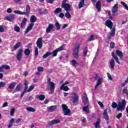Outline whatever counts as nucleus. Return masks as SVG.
Listing matches in <instances>:
<instances>
[{"mask_svg": "<svg viewBox=\"0 0 128 128\" xmlns=\"http://www.w3.org/2000/svg\"><path fill=\"white\" fill-rule=\"evenodd\" d=\"M62 8H56L54 12V14H60V12H62Z\"/></svg>", "mask_w": 128, "mask_h": 128, "instance_id": "obj_35", "label": "nucleus"}, {"mask_svg": "<svg viewBox=\"0 0 128 128\" xmlns=\"http://www.w3.org/2000/svg\"><path fill=\"white\" fill-rule=\"evenodd\" d=\"M84 106H84L82 108L83 110L86 112H90V110H88V106L90 105H84Z\"/></svg>", "mask_w": 128, "mask_h": 128, "instance_id": "obj_37", "label": "nucleus"}, {"mask_svg": "<svg viewBox=\"0 0 128 128\" xmlns=\"http://www.w3.org/2000/svg\"><path fill=\"white\" fill-rule=\"evenodd\" d=\"M61 8H64L66 12H68L70 10V6L68 3L62 4Z\"/></svg>", "mask_w": 128, "mask_h": 128, "instance_id": "obj_15", "label": "nucleus"}, {"mask_svg": "<svg viewBox=\"0 0 128 128\" xmlns=\"http://www.w3.org/2000/svg\"><path fill=\"white\" fill-rule=\"evenodd\" d=\"M20 46H22V42H18L15 44L14 50H18Z\"/></svg>", "mask_w": 128, "mask_h": 128, "instance_id": "obj_31", "label": "nucleus"}, {"mask_svg": "<svg viewBox=\"0 0 128 128\" xmlns=\"http://www.w3.org/2000/svg\"><path fill=\"white\" fill-rule=\"evenodd\" d=\"M65 16L67 18H72L70 14V12H68V11H66V12L65 14Z\"/></svg>", "mask_w": 128, "mask_h": 128, "instance_id": "obj_42", "label": "nucleus"}, {"mask_svg": "<svg viewBox=\"0 0 128 128\" xmlns=\"http://www.w3.org/2000/svg\"><path fill=\"white\" fill-rule=\"evenodd\" d=\"M16 82H13L9 85L8 86V88H10V90H14V88H16Z\"/></svg>", "mask_w": 128, "mask_h": 128, "instance_id": "obj_34", "label": "nucleus"}, {"mask_svg": "<svg viewBox=\"0 0 128 128\" xmlns=\"http://www.w3.org/2000/svg\"><path fill=\"white\" fill-rule=\"evenodd\" d=\"M118 4H116L114 5V6L112 8V16H116V12H118Z\"/></svg>", "mask_w": 128, "mask_h": 128, "instance_id": "obj_14", "label": "nucleus"}, {"mask_svg": "<svg viewBox=\"0 0 128 128\" xmlns=\"http://www.w3.org/2000/svg\"><path fill=\"white\" fill-rule=\"evenodd\" d=\"M116 54L120 58V60H124V54L122 53V52L119 50H116Z\"/></svg>", "mask_w": 128, "mask_h": 128, "instance_id": "obj_21", "label": "nucleus"}, {"mask_svg": "<svg viewBox=\"0 0 128 128\" xmlns=\"http://www.w3.org/2000/svg\"><path fill=\"white\" fill-rule=\"evenodd\" d=\"M56 108H58L56 106H52L48 107L47 110L48 112H56Z\"/></svg>", "mask_w": 128, "mask_h": 128, "instance_id": "obj_20", "label": "nucleus"}, {"mask_svg": "<svg viewBox=\"0 0 128 128\" xmlns=\"http://www.w3.org/2000/svg\"><path fill=\"white\" fill-rule=\"evenodd\" d=\"M6 20H8V22H12L14 20H16V15L12 14L10 16L5 17Z\"/></svg>", "mask_w": 128, "mask_h": 128, "instance_id": "obj_19", "label": "nucleus"}, {"mask_svg": "<svg viewBox=\"0 0 128 128\" xmlns=\"http://www.w3.org/2000/svg\"><path fill=\"white\" fill-rule=\"evenodd\" d=\"M22 84H18L16 86V90H17V92H20V90H22Z\"/></svg>", "mask_w": 128, "mask_h": 128, "instance_id": "obj_36", "label": "nucleus"}, {"mask_svg": "<svg viewBox=\"0 0 128 128\" xmlns=\"http://www.w3.org/2000/svg\"><path fill=\"white\" fill-rule=\"evenodd\" d=\"M26 110H28V112H34L36 110V108H32V107H27Z\"/></svg>", "mask_w": 128, "mask_h": 128, "instance_id": "obj_33", "label": "nucleus"}, {"mask_svg": "<svg viewBox=\"0 0 128 128\" xmlns=\"http://www.w3.org/2000/svg\"><path fill=\"white\" fill-rule=\"evenodd\" d=\"M116 34V27L113 28L108 36V40H110L112 38H114Z\"/></svg>", "mask_w": 128, "mask_h": 128, "instance_id": "obj_12", "label": "nucleus"}, {"mask_svg": "<svg viewBox=\"0 0 128 128\" xmlns=\"http://www.w3.org/2000/svg\"><path fill=\"white\" fill-rule=\"evenodd\" d=\"M24 54L25 56H30V48H26L24 52Z\"/></svg>", "mask_w": 128, "mask_h": 128, "instance_id": "obj_38", "label": "nucleus"}, {"mask_svg": "<svg viewBox=\"0 0 128 128\" xmlns=\"http://www.w3.org/2000/svg\"><path fill=\"white\" fill-rule=\"evenodd\" d=\"M14 30L15 32H20V28L18 26H15L14 28Z\"/></svg>", "mask_w": 128, "mask_h": 128, "instance_id": "obj_43", "label": "nucleus"}, {"mask_svg": "<svg viewBox=\"0 0 128 128\" xmlns=\"http://www.w3.org/2000/svg\"><path fill=\"white\" fill-rule=\"evenodd\" d=\"M47 3L52 4H54V0H48Z\"/></svg>", "mask_w": 128, "mask_h": 128, "instance_id": "obj_60", "label": "nucleus"}, {"mask_svg": "<svg viewBox=\"0 0 128 128\" xmlns=\"http://www.w3.org/2000/svg\"><path fill=\"white\" fill-rule=\"evenodd\" d=\"M27 22H28V19H26V18H24L23 20H22V22L20 24V28H24Z\"/></svg>", "mask_w": 128, "mask_h": 128, "instance_id": "obj_27", "label": "nucleus"}, {"mask_svg": "<svg viewBox=\"0 0 128 128\" xmlns=\"http://www.w3.org/2000/svg\"><path fill=\"white\" fill-rule=\"evenodd\" d=\"M94 78L96 80H97V83L95 86V90H96L100 84H102V78H100L98 76V74H95L94 75Z\"/></svg>", "mask_w": 128, "mask_h": 128, "instance_id": "obj_6", "label": "nucleus"}, {"mask_svg": "<svg viewBox=\"0 0 128 128\" xmlns=\"http://www.w3.org/2000/svg\"><path fill=\"white\" fill-rule=\"evenodd\" d=\"M54 28V24H49L48 27L46 29V32H50Z\"/></svg>", "mask_w": 128, "mask_h": 128, "instance_id": "obj_28", "label": "nucleus"}, {"mask_svg": "<svg viewBox=\"0 0 128 128\" xmlns=\"http://www.w3.org/2000/svg\"><path fill=\"white\" fill-rule=\"evenodd\" d=\"M110 46L112 48H114V42H112L110 44Z\"/></svg>", "mask_w": 128, "mask_h": 128, "instance_id": "obj_58", "label": "nucleus"}, {"mask_svg": "<svg viewBox=\"0 0 128 128\" xmlns=\"http://www.w3.org/2000/svg\"><path fill=\"white\" fill-rule=\"evenodd\" d=\"M38 47L35 48V56H38Z\"/></svg>", "mask_w": 128, "mask_h": 128, "instance_id": "obj_49", "label": "nucleus"}, {"mask_svg": "<svg viewBox=\"0 0 128 128\" xmlns=\"http://www.w3.org/2000/svg\"><path fill=\"white\" fill-rule=\"evenodd\" d=\"M107 76L108 80H112V75H110V73H107Z\"/></svg>", "mask_w": 128, "mask_h": 128, "instance_id": "obj_52", "label": "nucleus"}, {"mask_svg": "<svg viewBox=\"0 0 128 128\" xmlns=\"http://www.w3.org/2000/svg\"><path fill=\"white\" fill-rule=\"evenodd\" d=\"M36 98H38L40 100H44L46 98L44 95H37Z\"/></svg>", "mask_w": 128, "mask_h": 128, "instance_id": "obj_30", "label": "nucleus"}, {"mask_svg": "<svg viewBox=\"0 0 128 128\" xmlns=\"http://www.w3.org/2000/svg\"><path fill=\"white\" fill-rule=\"evenodd\" d=\"M96 8L98 10V12H100V8H102L100 0L98 1L96 3Z\"/></svg>", "mask_w": 128, "mask_h": 128, "instance_id": "obj_25", "label": "nucleus"}, {"mask_svg": "<svg viewBox=\"0 0 128 128\" xmlns=\"http://www.w3.org/2000/svg\"><path fill=\"white\" fill-rule=\"evenodd\" d=\"M82 100L84 106H90V102L88 101V98L86 94L84 93V96L82 98Z\"/></svg>", "mask_w": 128, "mask_h": 128, "instance_id": "obj_10", "label": "nucleus"}, {"mask_svg": "<svg viewBox=\"0 0 128 128\" xmlns=\"http://www.w3.org/2000/svg\"><path fill=\"white\" fill-rule=\"evenodd\" d=\"M80 50V44H77L73 50V55L74 58L78 60V52Z\"/></svg>", "mask_w": 128, "mask_h": 128, "instance_id": "obj_7", "label": "nucleus"}, {"mask_svg": "<svg viewBox=\"0 0 128 128\" xmlns=\"http://www.w3.org/2000/svg\"><path fill=\"white\" fill-rule=\"evenodd\" d=\"M23 52H24V50H22V48L18 50V52L16 56V58L18 62H20V60H22V58Z\"/></svg>", "mask_w": 128, "mask_h": 128, "instance_id": "obj_11", "label": "nucleus"}, {"mask_svg": "<svg viewBox=\"0 0 128 128\" xmlns=\"http://www.w3.org/2000/svg\"><path fill=\"white\" fill-rule=\"evenodd\" d=\"M30 24H29L27 28L25 31V34L28 33V32L32 29V28L34 26V22H36V17L34 15H32L30 17Z\"/></svg>", "mask_w": 128, "mask_h": 128, "instance_id": "obj_4", "label": "nucleus"}, {"mask_svg": "<svg viewBox=\"0 0 128 128\" xmlns=\"http://www.w3.org/2000/svg\"><path fill=\"white\" fill-rule=\"evenodd\" d=\"M6 86V84L4 82H0V88H4Z\"/></svg>", "mask_w": 128, "mask_h": 128, "instance_id": "obj_44", "label": "nucleus"}, {"mask_svg": "<svg viewBox=\"0 0 128 128\" xmlns=\"http://www.w3.org/2000/svg\"><path fill=\"white\" fill-rule=\"evenodd\" d=\"M94 35H91L90 37L89 38L88 40L89 42H92V40H94Z\"/></svg>", "mask_w": 128, "mask_h": 128, "instance_id": "obj_50", "label": "nucleus"}, {"mask_svg": "<svg viewBox=\"0 0 128 128\" xmlns=\"http://www.w3.org/2000/svg\"><path fill=\"white\" fill-rule=\"evenodd\" d=\"M60 120L58 119L53 120L48 122V124H47V126H54V124H60Z\"/></svg>", "mask_w": 128, "mask_h": 128, "instance_id": "obj_13", "label": "nucleus"}, {"mask_svg": "<svg viewBox=\"0 0 128 128\" xmlns=\"http://www.w3.org/2000/svg\"><path fill=\"white\" fill-rule=\"evenodd\" d=\"M64 46H61L60 48H56L52 52H47L43 56V58H46L48 56H52V54H53V56H56L58 52H62V50H64Z\"/></svg>", "mask_w": 128, "mask_h": 128, "instance_id": "obj_3", "label": "nucleus"}, {"mask_svg": "<svg viewBox=\"0 0 128 128\" xmlns=\"http://www.w3.org/2000/svg\"><path fill=\"white\" fill-rule=\"evenodd\" d=\"M112 58H114L115 59L117 64H120V61L118 60V57L116 54V53H114V52H112Z\"/></svg>", "mask_w": 128, "mask_h": 128, "instance_id": "obj_23", "label": "nucleus"}, {"mask_svg": "<svg viewBox=\"0 0 128 128\" xmlns=\"http://www.w3.org/2000/svg\"><path fill=\"white\" fill-rule=\"evenodd\" d=\"M38 71L39 72H44V68L42 66H39L38 68Z\"/></svg>", "mask_w": 128, "mask_h": 128, "instance_id": "obj_48", "label": "nucleus"}, {"mask_svg": "<svg viewBox=\"0 0 128 128\" xmlns=\"http://www.w3.org/2000/svg\"><path fill=\"white\" fill-rule=\"evenodd\" d=\"M47 84L48 88H49L50 90V94H54V88H56V85L54 84V83L50 81V78H48Z\"/></svg>", "mask_w": 128, "mask_h": 128, "instance_id": "obj_5", "label": "nucleus"}, {"mask_svg": "<svg viewBox=\"0 0 128 128\" xmlns=\"http://www.w3.org/2000/svg\"><path fill=\"white\" fill-rule=\"evenodd\" d=\"M98 104H99V106H101V108H104V104H102V102H100V101H99L98 102Z\"/></svg>", "mask_w": 128, "mask_h": 128, "instance_id": "obj_55", "label": "nucleus"}, {"mask_svg": "<svg viewBox=\"0 0 128 128\" xmlns=\"http://www.w3.org/2000/svg\"><path fill=\"white\" fill-rule=\"evenodd\" d=\"M4 32V27L0 25V32Z\"/></svg>", "mask_w": 128, "mask_h": 128, "instance_id": "obj_54", "label": "nucleus"}, {"mask_svg": "<svg viewBox=\"0 0 128 128\" xmlns=\"http://www.w3.org/2000/svg\"><path fill=\"white\" fill-rule=\"evenodd\" d=\"M110 70H114V66H115V63H114V59H112L110 61Z\"/></svg>", "mask_w": 128, "mask_h": 128, "instance_id": "obj_24", "label": "nucleus"}, {"mask_svg": "<svg viewBox=\"0 0 128 128\" xmlns=\"http://www.w3.org/2000/svg\"><path fill=\"white\" fill-rule=\"evenodd\" d=\"M22 122V119L19 118L16 120V123L19 124V122Z\"/></svg>", "mask_w": 128, "mask_h": 128, "instance_id": "obj_64", "label": "nucleus"}, {"mask_svg": "<svg viewBox=\"0 0 128 128\" xmlns=\"http://www.w3.org/2000/svg\"><path fill=\"white\" fill-rule=\"evenodd\" d=\"M8 14H12V10L11 8H8L6 10Z\"/></svg>", "mask_w": 128, "mask_h": 128, "instance_id": "obj_53", "label": "nucleus"}, {"mask_svg": "<svg viewBox=\"0 0 128 128\" xmlns=\"http://www.w3.org/2000/svg\"><path fill=\"white\" fill-rule=\"evenodd\" d=\"M15 111H16V109H14V108H12L10 112V116H14Z\"/></svg>", "mask_w": 128, "mask_h": 128, "instance_id": "obj_47", "label": "nucleus"}, {"mask_svg": "<svg viewBox=\"0 0 128 128\" xmlns=\"http://www.w3.org/2000/svg\"><path fill=\"white\" fill-rule=\"evenodd\" d=\"M36 46L40 48H42V38H38L36 42Z\"/></svg>", "mask_w": 128, "mask_h": 128, "instance_id": "obj_16", "label": "nucleus"}, {"mask_svg": "<svg viewBox=\"0 0 128 128\" xmlns=\"http://www.w3.org/2000/svg\"><path fill=\"white\" fill-rule=\"evenodd\" d=\"M128 80H127V79H126L125 80V82L122 84V87L124 88V86H126V84H128Z\"/></svg>", "mask_w": 128, "mask_h": 128, "instance_id": "obj_51", "label": "nucleus"}, {"mask_svg": "<svg viewBox=\"0 0 128 128\" xmlns=\"http://www.w3.org/2000/svg\"><path fill=\"white\" fill-rule=\"evenodd\" d=\"M86 54H88V49L87 48L84 50V56H86Z\"/></svg>", "mask_w": 128, "mask_h": 128, "instance_id": "obj_57", "label": "nucleus"}, {"mask_svg": "<svg viewBox=\"0 0 128 128\" xmlns=\"http://www.w3.org/2000/svg\"><path fill=\"white\" fill-rule=\"evenodd\" d=\"M4 68L3 65L0 66V72H4Z\"/></svg>", "mask_w": 128, "mask_h": 128, "instance_id": "obj_61", "label": "nucleus"}, {"mask_svg": "<svg viewBox=\"0 0 128 128\" xmlns=\"http://www.w3.org/2000/svg\"><path fill=\"white\" fill-rule=\"evenodd\" d=\"M14 118H12L10 120L9 124H14Z\"/></svg>", "mask_w": 128, "mask_h": 128, "instance_id": "obj_62", "label": "nucleus"}, {"mask_svg": "<svg viewBox=\"0 0 128 128\" xmlns=\"http://www.w3.org/2000/svg\"><path fill=\"white\" fill-rule=\"evenodd\" d=\"M122 113L118 114L116 116V118H118L119 120V118H122Z\"/></svg>", "mask_w": 128, "mask_h": 128, "instance_id": "obj_56", "label": "nucleus"}, {"mask_svg": "<svg viewBox=\"0 0 128 128\" xmlns=\"http://www.w3.org/2000/svg\"><path fill=\"white\" fill-rule=\"evenodd\" d=\"M3 68L4 70H10V66L8 65H3Z\"/></svg>", "mask_w": 128, "mask_h": 128, "instance_id": "obj_46", "label": "nucleus"}, {"mask_svg": "<svg viewBox=\"0 0 128 128\" xmlns=\"http://www.w3.org/2000/svg\"><path fill=\"white\" fill-rule=\"evenodd\" d=\"M6 106H8V102H5L2 106V108H6Z\"/></svg>", "mask_w": 128, "mask_h": 128, "instance_id": "obj_63", "label": "nucleus"}, {"mask_svg": "<svg viewBox=\"0 0 128 128\" xmlns=\"http://www.w3.org/2000/svg\"><path fill=\"white\" fill-rule=\"evenodd\" d=\"M104 118L106 120H108V110H105L104 111Z\"/></svg>", "mask_w": 128, "mask_h": 128, "instance_id": "obj_26", "label": "nucleus"}, {"mask_svg": "<svg viewBox=\"0 0 128 128\" xmlns=\"http://www.w3.org/2000/svg\"><path fill=\"white\" fill-rule=\"evenodd\" d=\"M24 84L25 86V88L23 92L20 94V98H22L26 92H30L34 88V85H32L28 88V80H25L24 82Z\"/></svg>", "mask_w": 128, "mask_h": 128, "instance_id": "obj_2", "label": "nucleus"}, {"mask_svg": "<svg viewBox=\"0 0 128 128\" xmlns=\"http://www.w3.org/2000/svg\"><path fill=\"white\" fill-rule=\"evenodd\" d=\"M122 92V94H126V95L128 94V86H126L124 88Z\"/></svg>", "mask_w": 128, "mask_h": 128, "instance_id": "obj_39", "label": "nucleus"}, {"mask_svg": "<svg viewBox=\"0 0 128 128\" xmlns=\"http://www.w3.org/2000/svg\"><path fill=\"white\" fill-rule=\"evenodd\" d=\"M55 26L56 27V30H60V25L58 22H56L55 23Z\"/></svg>", "mask_w": 128, "mask_h": 128, "instance_id": "obj_41", "label": "nucleus"}, {"mask_svg": "<svg viewBox=\"0 0 128 128\" xmlns=\"http://www.w3.org/2000/svg\"><path fill=\"white\" fill-rule=\"evenodd\" d=\"M126 100L124 99L118 104L116 102L112 103V108H116L117 107V110L118 112H122L126 108Z\"/></svg>", "mask_w": 128, "mask_h": 128, "instance_id": "obj_1", "label": "nucleus"}, {"mask_svg": "<svg viewBox=\"0 0 128 128\" xmlns=\"http://www.w3.org/2000/svg\"><path fill=\"white\" fill-rule=\"evenodd\" d=\"M64 16V13H60L59 14V18H63Z\"/></svg>", "mask_w": 128, "mask_h": 128, "instance_id": "obj_59", "label": "nucleus"}, {"mask_svg": "<svg viewBox=\"0 0 128 128\" xmlns=\"http://www.w3.org/2000/svg\"><path fill=\"white\" fill-rule=\"evenodd\" d=\"M105 24L106 26H108V28L112 30L114 26V23H112L110 20H107Z\"/></svg>", "mask_w": 128, "mask_h": 128, "instance_id": "obj_17", "label": "nucleus"}, {"mask_svg": "<svg viewBox=\"0 0 128 128\" xmlns=\"http://www.w3.org/2000/svg\"><path fill=\"white\" fill-rule=\"evenodd\" d=\"M62 108L64 112V116H70V110L68 109V106L66 104H62Z\"/></svg>", "mask_w": 128, "mask_h": 128, "instance_id": "obj_9", "label": "nucleus"}, {"mask_svg": "<svg viewBox=\"0 0 128 128\" xmlns=\"http://www.w3.org/2000/svg\"><path fill=\"white\" fill-rule=\"evenodd\" d=\"M84 6V0H80L78 4L79 8H83V6Z\"/></svg>", "mask_w": 128, "mask_h": 128, "instance_id": "obj_32", "label": "nucleus"}, {"mask_svg": "<svg viewBox=\"0 0 128 128\" xmlns=\"http://www.w3.org/2000/svg\"><path fill=\"white\" fill-rule=\"evenodd\" d=\"M100 118H98L96 122L94 123V126L95 128H100Z\"/></svg>", "mask_w": 128, "mask_h": 128, "instance_id": "obj_22", "label": "nucleus"}, {"mask_svg": "<svg viewBox=\"0 0 128 128\" xmlns=\"http://www.w3.org/2000/svg\"><path fill=\"white\" fill-rule=\"evenodd\" d=\"M71 98L72 102H74V104H76V102H78L80 100V96L77 94L72 92V94Z\"/></svg>", "mask_w": 128, "mask_h": 128, "instance_id": "obj_8", "label": "nucleus"}, {"mask_svg": "<svg viewBox=\"0 0 128 128\" xmlns=\"http://www.w3.org/2000/svg\"><path fill=\"white\" fill-rule=\"evenodd\" d=\"M30 5L27 4L26 6V12H23V14L26 16H30Z\"/></svg>", "mask_w": 128, "mask_h": 128, "instance_id": "obj_18", "label": "nucleus"}, {"mask_svg": "<svg viewBox=\"0 0 128 128\" xmlns=\"http://www.w3.org/2000/svg\"><path fill=\"white\" fill-rule=\"evenodd\" d=\"M72 66H74V68H76V64H78V63H76V60H72Z\"/></svg>", "mask_w": 128, "mask_h": 128, "instance_id": "obj_45", "label": "nucleus"}, {"mask_svg": "<svg viewBox=\"0 0 128 128\" xmlns=\"http://www.w3.org/2000/svg\"><path fill=\"white\" fill-rule=\"evenodd\" d=\"M60 89L61 90H63L64 92H68V90H70V88L68 86H64V84H62V86L60 87Z\"/></svg>", "mask_w": 128, "mask_h": 128, "instance_id": "obj_29", "label": "nucleus"}, {"mask_svg": "<svg viewBox=\"0 0 128 128\" xmlns=\"http://www.w3.org/2000/svg\"><path fill=\"white\" fill-rule=\"evenodd\" d=\"M14 14H22L24 15V12H22L21 11H20L18 10H14Z\"/></svg>", "mask_w": 128, "mask_h": 128, "instance_id": "obj_40", "label": "nucleus"}]
</instances>
